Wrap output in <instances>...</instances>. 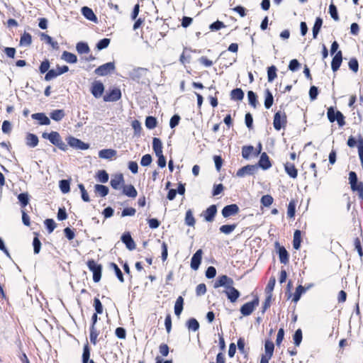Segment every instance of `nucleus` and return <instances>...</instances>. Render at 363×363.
Wrapping results in <instances>:
<instances>
[{"mask_svg":"<svg viewBox=\"0 0 363 363\" xmlns=\"http://www.w3.org/2000/svg\"><path fill=\"white\" fill-rule=\"evenodd\" d=\"M87 266L90 271L93 272V280L94 282H99L101 278L102 267L97 264L94 260H89Z\"/></svg>","mask_w":363,"mask_h":363,"instance_id":"f257e3e1","label":"nucleus"},{"mask_svg":"<svg viewBox=\"0 0 363 363\" xmlns=\"http://www.w3.org/2000/svg\"><path fill=\"white\" fill-rule=\"evenodd\" d=\"M233 280L231 278L227 277L226 275H222L218 277L214 283L213 286L216 289L223 286L225 289V290H228L233 286Z\"/></svg>","mask_w":363,"mask_h":363,"instance_id":"f03ea898","label":"nucleus"},{"mask_svg":"<svg viewBox=\"0 0 363 363\" xmlns=\"http://www.w3.org/2000/svg\"><path fill=\"white\" fill-rule=\"evenodd\" d=\"M115 69L114 62H108L99 66L94 71L99 76H106Z\"/></svg>","mask_w":363,"mask_h":363,"instance_id":"7ed1b4c3","label":"nucleus"},{"mask_svg":"<svg viewBox=\"0 0 363 363\" xmlns=\"http://www.w3.org/2000/svg\"><path fill=\"white\" fill-rule=\"evenodd\" d=\"M328 117L331 122L337 121L340 125L344 123L343 115L340 111H335L332 107L328 110Z\"/></svg>","mask_w":363,"mask_h":363,"instance_id":"20e7f679","label":"nucleus"},{"mask_svg":"<svg viewBox=\"0 0 363 363\" xmlns=\"http://www.w3.org/2000/svg\"><path fill=\"white\" fill-rule=\"evenodd\" d=\"M104 91V86L101 82L95 81L92 83L91 92L95 98H100L102 96Z\"/></svg>","mask_w":363,"mask_h":363,"instance_id":"39448f33","label":"nucleus"},{"mask_svg":"<svg viewBox=\"0 0 363 363\" xmlns=\"http://www.w3.org/2000/svg\"><path fill=\"white\" fill-rule=\"evenodd\" d=\"M286 115L281 112H277L274 118V127L276 130H279L286 123Z\"/></svg>","mask_w":363,"mask_h":363,"instance_id":"423d86ee","label":"nucleus"},{"mask_svg":"<svg viewBox=\"0 0 363 363\" xmlns=\"http://www.w3.org/2000/svg\"><path fill=\"white\" fill-rule=\"evenodd\" d=\"M67 143L72 147L79 150H87L89 147L88 144L74 137H69Z\"/></svg>","mask_w":363,"mask_h":363,"instance_id":"0eeeda50","label":"nucleus"},{"mask_svg":"<svg viewBox=\"0 0 363 363\" xmlns=\"http://www.w3.org/2000/svg\"><path fill=\"white\" fill-rule=\"evenodd\" d=\"M203 251L202 250H198L196 253L193 255L191 259V267L194 270H197L202 259Z\"/></svg>","mask_w":363,"mask_h":363,"instance_id":"6e6552de","label":"nucleus"},{"mask_svg":"<svg viewBox=\"0 0 363 363\" xmlns=\"http://www.w3.org/2000/svg\"><path fill=\"white\" fill-rule=\"evenodd\" d=\"M239 211V208L236 204H231L225 206L222 210V215L225 218L230 217L236 214Z\"/></svg>","mask_w":363,"mask_h":363,"instance_id":"1a4fd4ad","label":"nucleus"},{"mask_svg":"<svg viewBox=\"0 0 363 363\" xmlns=\"http://www.w3.org/2000/svg\"><path fill=\"white\" fill-rule=\"evenodd\" d=\"M123 183L124 179L121 174L114 175L111 180V186L114 189H120L123 185Z\"/></svg>","mask_w":363,"mask_h":363,"instance_id":"9d476101","label":"nucleus"},{"mask_svg":"<svg viewBox=\"0 0 363 363\" xmlns=\"http://www.w3.org/2000/svg\"><path fill=\"white\" fill-rule=\"evenodd\" d=\"M121 97V90L118 89H114L111 92L104 96V100L105 101H116Z\"/></svg>","mask_w":363,"mask_h":363,"instance_id":"9b49d317","label":"nucleus"},{"mask_svg":"<svg viewBox=\"0 0 363 363\" xmlns=\"http://www.w3.org/2000/svg\"><path fill=\"white\" fill-rule=\"evenodd\" d=\"M121 240L126 245V247L133 250L135 248V243L129 233H125L121 237Z\"/></svg>","mask_w":363,"mask_h":363,"instance_id":"f8f14e48","label":"nucleus"},{"mask_svg":"<svg viewBox=\"0 0 363 363\" xmlns=\"http://www.w3.org/2000/svg\"><path fill=\"white\" fill-rule=\"evenodd\" d=\"M117 152L113 149H104L99 152V157L101 159L111 160L116 156Z\"/></svg>","mask_w":363,"mask_h":363,"instance_id":"ddd939ff","label":"nucleus"},{"mask_svg":"<svg viewBox=\"0 0 363 363\" xmlns=\"http://www.w3.org/2000/svg\"><path fill=\"white\" fill-rule=\"evenodd\" d=\"M49 140L53 145L59 147L60 148H62V145H63V143L62 142L60 134L57 132L52 131L49 133Z\"/></svg>","mask_w":363,"mask_h":363,"instance_id":"4468645a","label":"nucleus"},{"mask_svg":"<svg viewBox=\"0 0 363 363\" xmlns=\"http://www.w3.org/2000/svg\"><path fill=\"white\" fill-rule=\"evenodd\" d=\"M82 13L86 19L95 23L97 22V18L91 9L84 6L82 8Z\"/></svg>","mask_w":363,"mask_h":363,"instance_id":"2eb2a0df","label":"nucleus"},{"mask_svg":"<svg viewBox=\"0 0 363 363\" xmlns=\"http://www.w3.org/2000/svg\"><path fill=\"white\" fill-rule=\"evenodd\" d=\"M39 140L37 135L33 133H28L26 137V143L30 147H35L38 145Z\"/></svg>","mask_w":363,"mask_h":363,"instance_id":"dca6fc26","label":"nucleus"},{"mask_svg":"<svg viewBox=\"0 0 363 363\" xmlns=\"http://www.w3.org/2000/svg\"><path fill=\"white\" fill-rule=\"evenodd\" d=\"M223 292L227 295L231 302H235L240 295L239 291L235 289L233 286L228 290H225Z\"/></svg>","mask_w":363,"mask_h":363,"instance_id":"f3484780","label":"nucleus"},{"mask_svg":"<svg viewBox=\"0 0 363 363\" xmlns=\"http://www.w3.org/2000/svg\"><path fill=\"white\" fill-rule=\"evenodd\" d=\"M342 60V52L341 51H338L332 60L331 66L334 72H336L339 69Z\"/></svg>","mask_w":363,"mask_h":363,"instance_id":"a211bd4d","label":"nucleus"},{"mask_svg":"<svg viewBox=\"0 0 363 363\" xmlns=\"http://www.w3.org/2000/svg\"><path fill=\"white\" fill-rule=\"evenodd\" d=\"M271 162L269 161V157L265 152H263L261 155L259 161V166L262 168L263 169H267L271 167Z\"/></svg>","mask_w":363,"mask_h":363,"instance_id":"6ab92c4d","label":"nucleus"},{"mask_svg":"<svg viewBox=\"0 0 363 363\" xmlns=\"http://www.w3.org/2000/svg\"><path fill=\"white\" fill-rule=\"evenodd\" d=\"M32 118L39 121L40 125H50V120L44 113H33Z\"/></svg>","mask_w":363,"mask_h":363,"instance_id":"aec40b11","label":"nucleus"},{"mask_svg":"<svg viewBox=\"0 0 363 363\" xmlns=\"http://www.w3.org/2000/svg\"><path fill=\"white\" fill-rule=\"evenodd\" d=\"M217 212L216 206L215 205L211 206L205 211V219L206 221H213L214 216Z\"/></svg>","mask_w":363,"mask_h":363,"instance_id":"412c9836","label":"nucleus"},{"mask_svg":"<svg viewBox=\"0 0 363 363\" xmlns=\"http://www.w3.org/2000/svg\"><path fill=\"white\" fill-rule=\"evenodd\" d=\"M123 193L127 196L135 198L137 196V191L133 185H126L123 188Z\"/></svg>","mask_w":363,"mask_h":363,"instance_id":"4be33fe9","label":"nucleus"},{"mask_svg":"<svg viewBox=\"0 0 363 363\" xmlns=\"http://www.w3.org/2000/svg\"><path fill=\"white\" fill-rule=\"evenodd\" d=\"M61 58L68 63H76L77 62V56L71 52L67 51H64Z\"/></svg>","mask_w":363,"mask_h":363,"instance_id":"5701e85b","label":"nucleus"},{"mask_svg":"<svg viewBox=\"0 0 363 363\" xmlns=\"http://www.w3.org/2000/svg\"><path fill=\"white\" fill-rule=\"evenodd\" d=\"M351 189L353 191L357 193L359 197L363 199V184L361 182H356L354 184H350Z\"/></svg>","mask_w":363,"mask_h":363,"instance_id":"b1692460","label":"nucleus"},{"mask_svg":"<svg viewBox=\"0 0 363 363\" xmlns=\"http://www.w3.org/2000/svg\"><path fill=\"white\" fill-rule=\"evenodd\" d=\"M32 43V36L30 33L25 32L21 37V46H30Z\"/></svg>","mask_w":363,"mask_h":363,"instance_id":"393cba45","label":"nucleus"},{"mask_svg":"<svg viewBox=\"0 0 363 363\" xmlns=\"http://www.w3.org/2000/svg\"><path fill=\"white\" fill-rule=\"evenodd\" d=\"M184 299L182 296H179L174 305V313L179 317L183 310Z\"/></svg>","mask_w":363,"mask_h":363,"instance_id":"a878e982","label":"nucleus"},{"mask_svg":"<svg viewBox=\"0 0 363 363\" xmlns=\"http://www.w3.org/2000/svg\"><path fill=\"white\" fill-rule=\"evenodd\" d=\"M65 115L63 110L57 109L50 113V118L55 121H60L65 117Z\"/></svg>","mask_w":363,"mask_h":363,"instance_id":"bb28decb","label":"nucleus"},{"mask_svg":"<svg viewBox=\"0 0 363 363\" xmlns=\"http://www.w3.org/2000/svg\"><path fill=\"white\" fill-rule=\"evenodd\" d=\"M285 170L286 173L292 178H296L297 177V169L294 167V164L286 163L285 164Z\"/></svg>","mask_w":363,"mask_h":363,"instance_id":"cd10ccee","label":"nucleus"},{"mask_svg":"<svg viewBox=\"0 0 363 363\" xmlns=\"http://www.w3.org/2000/svg\"><path fill=\"white\" fill-rule=\"evenodd\" d=\"M41 38L42 40H45L47 43L50 44L53 49L57 50L59 48L57 42L54 41L50 35L45 33H42Z\"/></svg>","mask_w":363,"mask_h":363,"instance_id":"c85d7f7f","label":"nucleus"},{"mask_svg":"<svg viewBox=\"0 0 363 363\" xmlns=\"http://www.w3.org/2000/svg\"><path fill=\"white\" fill-rule=\"evenodd\" d=\"M279 260L281 263L286 264L289 261L288 252L283 247H279Z\"/></svg>","mask_w":363,"mask_h":363,"instance_id":"c756f323","label":"nucleus"},{"mask_svg":"<svg viewBox=\"0 0 363 363\" xmlns=\"http://www.w3.org/2000/svg\"><path fill=\"white\" fill-rule=\"evenodd\" d=\"M301 231L298 230H296L295 232H294V240H293V246L296 249V250H298L300 248V246H301Z\"/></svg>","mask_w":363,"mask_h":363,"instance_id":"7c9ffc66","label":"nucleus"},{"mask_svg":"<svg viewBox=\"0 0 363 363\" xmlns=\"http://www.w3.org/2000/svg\"><path fill=\"white\" fill-rule=\"evenodd\" d=\"M323 24V20L320 18H317L313 28V35L316 38Z\"/></svg>","mask_w":363,"mask_h":363,"instance_id":"2f4dec72","label":"nucleus"},{"mask_svg":"<svg viewBox=\"0 0 363 363\" xmlns=\"http://www.w3.org/2000/svg\"><path fill=\"white\" fill-rule=\"evenodd\" d=\"M77 52L80 54L88 53L89 52V48L85 43H78L76 46Z\"/></svg>","mask_w":363,"mask_h":363,"instance_id":"473e14b6","label":"nucleus"},{"mask_svg":"<svg viewBox=\"0 0 363 363\" xmlns=\"http://www.w3.org/2000/svg\"><path fill=\"white\" fill-rule=\"evenodd\" d=\"M185 223L189 226H194L195 224V219L191 210H188L186 213Z\"/></svg>","mask_w":363,"mask_h":363,"instance_id":"72a5a7b5","label":"nucleus"},{"mask_svg":"<svg viewBox=\"0 0 363 363\" xmlns=\"http://www.w3.org/2000/svg\"><path fill=\"white\" fill-rule=\"evenodd\" d=\"M305 291L306 290L303 286L300 285L298 287H296V291L293 296V301H294L295 303L298 302L301 298V294H303Z\"/></svg>","mask_w":363,"mask_h":363,"instance_id":"f704fd0d","label":"nucleus"},{"mask_svg":"<svg viewBox=\"0 0 363 363\" xmlns=\"http://www.w3.org/2000/svg\"><path fill=\"white\" fill-rule=\"evenodd\" d=\"M274 347L273 342L269 341L266 342L264 345L266 354L263 357H269V358H271L273 354Z\"/></svg>","mask_w":363,"mask_h":363,"instance_id":"c9c22d12","label":"nucleus"},{"mask_svg":"<svg viewBox=\"0 0 363 363\" xmlns=\"http://www.w3.org/2000/svg\"><path fill=\"white\" fill-rule=\"evenodd\" d=\"M236 228L235 224L233 225H223L220 228V231L225 235L231 233Z\"/></svg>","mask_w":363,"mask_h":363,"instance_id":"e433bc0d","label":"nucleus"},{"mask_svg":"<svg viewBox=\"0 0 363 363\" xmlns=\"http://www.w3.org/2000/svg\"><path fill=\"white\" fill-rule=\"evenodd\" d=\"M277 77V68L275 66H271L267 70L268 82H272Z\"/></svg>","mask_w":363,"mask_h":363,"instance_id":"4c0bfd02","label":"nucleus"},{"mask_svg":"<svg viewBox=\"0 0 363 363\" xmlns=\"http://www.w3.org/2000/svg\"><path fill=\"white\" fill-rule=\"evenodd\" d=\"M60 189L63 194H67L69 191V182L67 180L62 179L60 182Z\"/></svg>","mask_w":363,"mask_h":363,"instance_id":"58836bf2","label":"nucleus"},{"mask_svg":"<svg viewBox=\"0 0 363 363\" xmlns=\"http://www.w3.org/2000/svg\"><path fill=\"white\" fill-rule=\"evenodd\" d=\"M96 191L100 194L101 196H105L108 193V189L106 186L96 184L95 185Z\"/></svg>","mask_w":363,"mask_h":363,"instance_id":"ea45409f","label":"nucleus"},{"mask_svg":"<svg viewBox=\"0 0 363 363\" xmlns=\"http://www.w3.org/2000/svg\"><path fill=\"white\" fill-rule=\"evenodd\" d=\"M145 125L149 129H152L157 125V120L152 116H148L145 120Z\"/></svg>","mask_w":363,"mask_h":363,"instance_id":"a19ab883","label":"nucleus"},{"mask_svg":"<svg viewBox=\"0 0 363 363\" xmlns=\"http://www.w3.org/2000/svg\"><path fill=\"white\" fill-rule=\"evenodd\" d=\"M244 94L240 89H235L231 91V97L234 100H241Z\"/></svg>","mask_w":363,"mask_h":363,"instance_id":"79ce46f5","label":"nucleus"},{"mask_svg":"<svg viewBox=\"0 0 363 363\" xmlns=\"http://www.w3.org/2000/svg\"><path fill=\"white\" fill-rule=\"evenodd\" d=\"M18 199L21 202L23 207L28 204L29 197L28 193H21L18 196Z\"/></svg>","mask_w":363,"mask_h":363,"instance_id":"37998d69","label":"nucleus"},{"mask_svg":"<svg viewBox=\"0 0 363 363\" xmlns=\"http://www.w3.org/2000/svg\"><path fill=\"white\" fill-rule=\"evenodd\" d=\"M187 326L189 330L196 331L199 328V323L196 319L191 318L187 323Z\"/></svg>","mask_w":363,"mask_h":363,"instance_id":"c03bdc74","label":"nucleus"},{"mask_svg":"<svg viewBox=\"0 0 363 363\" xmlns=\"http://www.w3.org/2000/svg\"><path fill=\"white\" fill-rule=\"evenodd\" d=\"M250 174V165H246L241 169H238L236 173V177H244L247 175Z\"/></svg>","mask_w":363,"mask_h":363,"instance_id":"a18cd8bd","label":"nucleus"},{"mask_svg":"<svg viewBox=\"0 0 363 363\" xmlns=\"http://www.w3.org/2000/svg\"><path fill=\"white\" fill-rule=\"evenodd\" d=\"M98 179L101 183H106L108 180V174L105 170H100L97 174Z\"/></svg>","mask_w":363,"mask_h":363,"instance_id":"49530a36","label":"nucleus"},{"mask_svg":"<svg viewBox=\"0 0 363 363\" xmlns=\"http://www.w3.org/2000/svg\"><path fill=\"white\" fill-rule=\"evenodd\" d=\"M294 342L296 346H298L302 340V331L301 329H298L294 335Z\"/></svg>","mask_w":363,"mask_h":363,"instance_id":"de8ad7c7","label":"nucleus"},{"mask_svg":"<svg viewBox=\"0 0 363 363\" xmlns=\"http://www.w3.org/2000/svg\"><path fill=\"white\" fill-rule=\"evenodd\" d=\"M59 73L57 71V69H50L49 70L47 74H45V79L46 81H50L52 80V79L57 77V76H59Z\"/></svg>","mask_w":363,"mask_h":363,"instance_id":"09e8293b","label":"nucleus"},{"mask_svg":"<svg viewBox=\"0 0 363 363\" xmlns=\"http://www.w3.org/2000/svg\"><path fill=\"white\" fill-rule=\"evenodd\" d=\"M111 267L115 271L116 274L118 279H119V281L121 282H123L124 281L123 276L122 272L121 271L119 267L115 263H111Z\"/></svg>","mask_w":363,"mask_h":363,"instance_id":"8fccbe9b","label":"nucleus"},{"mask_svg":"<svg viewBox=\"0 0 363 363\" xmlns=\"http://www.w3.org/2000/svg\"><path fill=\"white\" fill-rule=\"evenodd\" d=\"M329 13L331 16V17L335 20V21H338L339 20V16H338V14H337V8L336 6L334 5V4H330V6H329Z\"/></svg>","mask_w":363,"mask_h":363,"instance_id":"3c124183","label":"nucleus"},{"mask_svg":"<svg viewBox=\"0 0 363 363\" xmlns=\"http://www.w3.org/2000/svg\"><path fill=\"white\" fill-rule=\"evenodd\" d=\"M45 224L48 230L49 233H51L56 228V223L52 219H46L45 220Z\"/></svg>","mask_w":363,"mask_h":363,"instance_id":"603ef678","label":"nucleus"},{"mask_svg":"<svg viewBox=\"0 0 363 363\" xmlns=\"http://www.w3.org/2000/svg\"><path fill=\"white\" fill-rule=\"evenodd\" d=\"M90 357V352L88 345H85L83 350L82 363H88Z\"/></svg>","mask_w":363,"mask_h":363,"instance_id":"864d4df0","label":"nucleus"},{"mask_svg":"<svg viewBox=\"0 0 363 363\" xmlns=\"http://www.w3.org/2000/svg\"><path fill=\"white\" fill-rule=\"evenodd\" d=\"M152 162V157L150 155L147 154L143 156L140 164L142 166L147 167L149 166Z\"/></svg>","mask_w":363,"mask_h":363,"instance_id":"5fc2aeb1","label":"nucleus"},{"mask_svg":"<svg viewBox=\"0 0 363 363\" xmlns=\"http://www.w3.org/2000/svg\"><path fill=\"white\" fill-rule=\"evenodd\" d=\"M33 245L34 253L38 254L40 251L41 242L37 237L34 238L33 242Z\"/></svg>","mask_w":363,"mask_h":363,"instance_id":"6e6d98bb","label":"nucleus"},{"mask_svg":"<svg viewBox=\"0 0 363 363\" xmlns=\"http://www.w3.org/2000/svg\"><path fill=\"white\" fill-rule=\"evenodd\" d=\"M110 43V39L108 38H104L101 40L96 45V48L98 50H102L108 46Z\"/></svg>","mask_w":363,"mask_h":363,"instance_id":"4d7b16f0","label":"nucleus"},{"mask_svg":"<svg viewBox=\"0 0 363 363\" xmlns=\"http://www.w3.org/2000/svg\"><path fill=\"white\" fill-rule=\"evenodd\" d=\"M80 191H81V193H82V199H83L84 201L85 202H88L89 201V196L84 186V185L82 184H79L78 185Z\"/></svg>","mask_w":363,"mask_h":363,"instance_id":"13d9d810","label":"nucleus"},{"mask_svg":"<svg viewBox=\"0 0 363 363\" xmlns=\"http://www.w3.org/2000/svg\"><path fill=\"white\" fill-rule=\"evenodd\" d=\"M261 202L264 206H270L273 202V198L269 195L263 196L261 199Z\"/></svg>","mask_w":363,"mask_h":363,"instance_id":"bf43d9fd","label":"nucleus"},{"mask_svg":"<svg viewBox=\"0 0 363 363\" xmlns=\"http://www.w3.org/2000/svg\"><path fill=\"white\" fill-rule=\"evenodd\" d=\"M295 203L294 201H291L289 203L288 209H287V215L290 218H293L295 215Z\"/></svg>","mask_w":363,"mask_h":363,"instance_id":"052dcab7","label":"nucleus"},{"mask_svg":"<svg viewBox=\"0 0 363 363\" xmlns=\"http://www.w3.org/2000/svg\"><path fill=\"white\" fill-rule=\"evenodd\" d=\"M225 27V26L224 25V23L223 22L217 21L210 26V29L211 30H218L220 28H223Z\"/></svg>","mask_w":363,"mask_h":363,"instance_id":"680f3d73","label":"nucleus"},{"mask_svg":"<svg viewBox=\"0 0 363 363\" xmlns=\"http://www.w3.org/2000/svg\"><path fill=\"white\" fill-rule=\"evenodd\" d=\"M94 306L96 313L101 314L103 313V306L98 298H94Z\"/></svg>","mask_w":363,"mask_h":363,"instance_id":"e2e57ef3","label":"nucleus"},{"mask_svg":"<svg viewBox=\"0 0 363 363\" xmlns=\"http://www.w3.org/2000/svg\"><path fill=\"white\" fill-rule=\"evenodd\" d=\"M97 336L98 333L95 329V327L92 325L90 330V341L94 345L96 343Z\"/></svg>","mask_w":363,"mask_h":363,"instance_id":"0e129e2a","label":"nucleus"},{"mask_svg":"<svg viewBox=\"0 0 363 363\" xmlns=\"http://www.w3.org/2000/svg\"><path fill=\"white\" fill-rule=\"evenodd\" d=\"M152 148L153 150H162V141L157 138H154L152 141Z\"/></svg>","mask_w":363,"mask_h":363,"instance_id":"69168bd1","label":"nucleus"},{"mask_svg":"<svg viewBox=\"0 0 363 363\" xmlns=\"http://www.w3.org/2000/svg\"><path fill=\"white\" fill-rule=\"evenodd\" d=\"M196 292L198 296L203 295L206 292V286L204 284H199L196 289Z\"/></svg>","mask_w":363,"mask_h":363,"instance_id":"338daca9","label":"nucleus"},{"mask_svg":"<svg viewBox=\"0 0 363 363\" xmlns=\"http://www.w3.org/2000/svg\"><path fill=\"white\" fill-rule=\"evenodd\" d=\"M179 121H180V117L178 115H174L173 116L171 119H170V121H169V125L172 128H174V127H176L179 123Z\"/></svg>","mask_w":363,"mask_h":363,"instance_id":"774afa93","label":"nucleus"}]
</instances>
